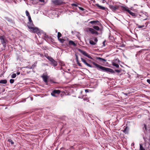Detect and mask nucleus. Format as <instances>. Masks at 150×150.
<instances>
[{
	"instance_id": "12",
	"label": "nucleus",
	"mask_w": 150,
	"mask_h": 150,
	"mask_svg": "<svg viewBox=\"0 0 150 150\" xmlns=\"http://www.w3.org/2000/svg\"><path fill=\"white\" fill-rule=\"evenodd\" d=\"M60 93V91L59 90H55L53 91L51 93L52 96H54L53 94H59Z\"/></svg>"
},
{
	"instance_id": "27",
	"label": "nucleus",
	"mask_w": 150,
	"mask_h": 150,
	"mask_svg": "<svg viewBox=\"0 0 150 150\" xmlns=\"http://www.w3.org/2000/svg\"><path fill=\"white\" fill-rule=\"evenodd\" d=\"M7 141L10 142L11 144L12 145L14 144L13 142L11 139H9Z\"/></svg>"
},
{
	"instance_id": "39",
	"label": "nucleus",
	"mask_w": 150,
	"mask_h": 150,
	"mask_svg": "<svg viewBox=\"0 0 150 150\" xmlns=\"http://www.w3.org/2000/svg\"><path fill=\"white\" fill-rule=\"evenodd\" d=\"M28 21L29 22H30V21H32L31 20V17L30 16H28Z\"/></svg>"
},
{
	"instance_id": "44",
	"label": "nucleus",
	"mask_w": 150,
	"mask_h": 150,
	"mask_svg": "<svg viewBox=\"0 0 150 150\" xmlns=\"http://www.w3.org/2000/svg\"><path fill=\"white\" fill-rule=\"evenodd\" d=\"M85 92L87 93V92H88L89 91H90L91 90H89V89H85Z\"/></svg>"
},
{
	"instance_id": "62",
	"label": "nucleus",
	"mask_w": 150,
	"mask_h": 150,
	"mask_svg": "<svg viewBox=\"0 0 150 150\" xmlns=\"http://www.w3.org/2000/svg\"><path fill=\"white\" fill-rule=\"evenodd\" d=\"M79 98H81V97H79Z\"/></svg>"
},
{
	"instance_id": "30",
	"label": "nucleus",
	"mask_w": 150,
	"mask_h": 150,
	"mask_svg": "<svg viewBox=\"0 0 150 150\" xmlns=\"http://www.w3.org/2000/svg\"><path fill=\"white\" fill-rule=\"evenodd\" d=\"M62 34L60 32H58L57 34V38L58 39L60 38L62 36Z\"/></svg>"
},
{
	"instance_id": "33",
	"label": "nucleus",
	"mask_w": 150,
	"mask_h": 150,
	"mask_svg": "<svg viewBox=\"0 0 150 150\" xmlns=\"http://www.w3.org/2000/svg\"><path fill=\"white\" fill-rule=\"evenodd\" d=\"M75 59H76V62H77L78 61H79V59H78V55L76 54H75Z\"/></svg>"
},
{
	"instance_id": "11",
	"label": "nucleus",
	"mask_w": 150,
	"mask_h": 150,
	"mask_svg": "<svg viewBox=\"0 0 150 150\" xmlns=\"http://www.w3.org/2000/svg\"><path fill=\"white\" fill-rule=\"evenodd\" d=\"M27 26L28 28L29 29L30 28H32L34 26V25L32 21H30V22L29 21V22L27 23Z\"/></svg>"
},
{
	"instance_id": "19",
	"label": "nucleus",
	"mask_w": 150,
	"mask_h": 150,
	"mask_svg": "<svg viewBox=\"0 0 150 150\" xmlns=\"http://www.w3.org/2000/svg\"><path fill=\"white\" fill-rule=\"evenodd\" d=\"M69 44L71 45H73L76 46V45L75 43V42L72 40H70L69 42Z\"/></svg>"
},
{
	"instance_id": "46",
	"label": "nucleus",
	"mask_w": 150,
	"mask_h": 150,
	"mask_svg": "<svg viewBox=\"0 0 150 150\" xmlns=\"http://www.w3.org/2000/svg\"><path fill=\"white\" fill-rule=\"evenodd\" d=\"M94 34H96L97 35H98L99 34V33L98 32H97V31H96L95 30V31L94 32Z\"/></svg>"
},
{
	"instance_id": "40",
	"label": "nucleus",
	"mask_w": 150,
	"mask_h": 150,
	"mask_svg": "<svg viewBox=\"0 0 150 150\" xmlns=\"http://www.w3.org/2000/svg\"><path fill=\"white\" fill-rule=\"evenodd\" d=\"M78 8H79V9L81 11H83L84 10V9L81 7H79V6H78Z\"/></svg>"
},
{
	"instance_id": "24",
	"label": "nucleus",
	"mask_w": 150,
	"mask_h": 150,
	"mask_svg": "<svg viewBox=\"0 0 150 150\" xmlns=\"http://www.w3.org/2000/svg\"><path fill=\"white\" fill-rule=\"evenodd\" d=\"M112 64L113 66L117 68H118L119 67V66L118 64L115 63L114 62H112Z\"/></svg>"
},
{
	"instance_id": "22",
	"label": "nucleus",
	"mask_w": 150,
	"mask_h": 150,
	"mask_svg": "<svg viewBox=\"0 0 150 150\" xmlns=\"http://www.w3.org/2000/svg\"><path fill=\"white\" fill-rule=\"evenodd\" d=\"M37 62H35L31 66V68L32 69H34L35 67L37 66Z\"/></svg>"
},
{
	"instance_id": "60",
	"label": "nucleus",
	"mask_w": 150,
	"mask_h": 150,
	"mask_svg": "<svg viewBox=\"0 0 150 150\" xmlns=\"http://www.w3.org/2000/svg\"><path fill=\"white\" fill-rule=\"evenodd\" d=\"M134 145V143H132V145Z\"/></svg>"
},
{
	"instance_id": "14",
	"label": "nucleus",
	"mask_w": 150,
	"mask_h": 150,
	"mask_svg": "<svg viewBox=\"0 0 150 150\" xmlns=\"http://www.w3.org/2000/svg\"><path fill=\"white\" fill-rule=\"evenodd\" d=\"M42 77L44 81L46 83H47L48 80L47 76V75H43L42 76Z\"/></svg>"
},
{
	"instance_id": "51",
	"label": "nucleus",
	"mask_w": 150,
	"mask_h": 150,
	"mask_svg": "<svg viewBox=\"0 0 150 150\" xmlns=\"http://www.w3.org/2000/svg\"><path fill=\"white\" fill-rule=\"evenodd\" d=\"M149 18H146L144 19H143V21H145V20H149Z\"/></svg>"
},
{
	"instance_id": "1",
	"label": "nucleus",
	"mask_w": 150,
	"mask_h": 150,
	"mask_svg": "<svg viewBox=\"0 0 150 150\" xmlns=\"http://www.w3.org/2000/svg\"><path fill=\"white\" fill-rule=\"evenodd\" d=\"M92 63L98 70L105 72L108 74L111 73L114 74L115 73V71L118 73H120L122 70V69H120L119 70L115 69V71H114L111 69L103 67L96 64L94 62H92Z\"/></svg>"
},
{
	"instance_id": "15",
	"label": "nucleus",
	"mask_w": 150,
	"mask_h": 150,
	"mask_svg": "<svg viewBox=\"0 0 150 150\" xmlns=\"http://www.w3.org/2000/svg\"><path fill=\"white\" fill-rule=\"evenodd\" d=\"M144 148L148 150H150V144L149 143H146L144 145Z\"/></svg>"
},
{
	"instance_id": "61",
	"label": "nucleus",
	"mask_w": 150,
	"mask_h": 150,
	"mask_svg": "<svg viewBox=\"0 0 150 150\" xmlns=\"http://www.w3.org/2000/svg\"><path fill=\"white\" fill-rule=\"evenodd\" d=\"M116 60H117V61H118V62H120L119 60V59H118V60L117 59H116Z\"/></svg>"
},
{
	"instance_id": "18",
	"label": "nucleus",
	"mask_w": 150,
	"mask_h": 150,
	"mask_svg": "<svg viewBox=\"0 0 150 150\" xmlns=\"http://www.w3.org/2000/svg\"><path fill=\"white\" fill-rule=\"evenodd\" d=\"M87 31L90 32L92 34H94V32L95 31V30L93 28H87Z\"/></svg>"
},
{
	"instance_id": "50",
	"label": "nucleus",
	"mask_w": 150,
	"mask_h": 150,
	"mask_svg": "<svg viewBox=\"0 0 150 150\" xmlns=\"http://www.w3.org/2000/svg\"><path fill=\"white\" fill-rule=\"evenodd\" d=\"M26 67L28 68L29 69H32V68H31V66L27 67Z\"/></svg>"
},
{
	"instance_id": "20",
	"label": "nucleus",
	"mask_w": 150,
	"mask_h": 150,
	"mask_svg": "<svg viewBox=\"0 0 150 150\" xmlns=\"http://www.w3.org/2000/svg\"><path fill=\"white\" fill-rule=\"evenodd\" d=\"M50 64L53 65L54 67H55L57 65V61L54 59L51 62Z\"/></svg>"
},
{
	"instance_id": "57",
	"label": "nucleus",
	"mask_w": 150,
	"mask_h": 150,
	"mask_svg": "<svg viewBox=\"0 0 150 150\" xmlns=\"http://www.w3.org/2000/svg\"><path fill=\"white\" fill-rule=\"evenodd\" d=\"M53 94V95H54V96H53L54 97H57V96L56 94Z\"/></svg>"
},
{
	"instance_id": "41",
	"label": "nucleus",
	"mask_w": 150,
	"mask_h": 150,
	"mask_svg": "<svg viewBox=\"0 0 150 150\" xmlns=\"http://www.w3.org/2000/svg\"><path fill=\"white\" fill-rule=\"evenodd\" d=\"M144 25H138V28H142L144 27Z\"/></svg>"
},
{
	"instance_id": "45",
	"label": "nucleus",
	"mask_w": 150,
	"mask_h": 150,
	"mask_svg": "<svg viewBox=\"0 0 150 150\" xmlns=\"http://www.w3.org/2000/svg\"><path fill=\"white\" fill-rule=\"evenodd\" d=\"M45 57L47 59L48 58H49V57H50L48 56V54H46L45 55Z\"/></svg>"
},
{
	"instance_id": "17",
	"label": "nucleus",
	"mask_w": 150,
	"mask_h": 150,
	"mask_svg": "<svg viewBox=\"0 0 150 150\" xmlns=\"http://www.w3.org/2000/svg\"><path fill=\"white\" fill-rule=\"evenodd\" d=\"M129 130V128L128 127H126L123 130V132L125 134H128Z\"/></svg>"
},
{
	"instance_id": "4",
	"label": "nucleus",
	"mask_w": 150,
	"mask_h": 150,
	"mask_svg": "<svg viewBox=\"0 0 150 150\" xmlns=\"http://www.w3.org/2000/svg\"><path fill=\"white\" fill-rule=\"evenodd\" d=\"M78 50L84 56L88 57L89 59H92V58L85 51H84L80 49H78Z\"/></svg>"
},
{
	"instance_id": "26",
	"label": "nucleus",
	"mask_w": 150,
	"mask_h": 150,
	"mask_svg": "<svg viewBox=\"0 0 150 150\" xmlns=\"http://www.w3.org/2000/svg\"><path fill=\"white\" fill-rule=\"evenodd\" d=\"M89 43L90 44H91V45H95L96 44V42H94L92 40H90L89 41Z\"/></svg>"
},
{
	"instance_id": "36",
	"label": "nucleus",
	"mask_w": 150,
	"mask_h": 150,
	"mask_svg": "<svg viewBox=\"0 0 150 150\" xmlns=\"http://www.w3.org/2000/svg\"><path fill=\"white\" fill-rule=\"evenodd\" d=\"M77 64H78L79 66L80 67H81L82 66L81 64L79 63V61H78L77 62H76Z\"/></svg>"
},
{
	"instance_id": "49",
	"label": "nucleus",
	"mask_w": 150,
	"mask_h": 150,
	"mask_svg": "<svg viewBox=\"0 0 150 150\" xmlns=\"http://www.w3.org/2000/svg\"><path fill=\"white\" fill-rule=\"evenodd\" d=\"M147 82L149 84H150V79H148L147 80Z\"/></svg>"
},
{
	"instance_id": "55",
	"label": "nucleus",
	"mask_w": 150,
	"mask_h": 150,
	"mask_svg": "<svg viewBox=\"0 0 150 150\" xmlns=\"http://www.w3.org/2000/svg\"><path fill=\"white\" fill-rule=\"evenodd\" d=\"M16 74L17 75H19L20 74V72L19 71H17L16 73Z\"/></svg>"
},
{
	"instance_id": "23",
	"label": "nucleus",
	"mask_w": 150,
	"mask_h": 150,
	"mask_svg": "<svg viewBox=\"0 0 150 150\" xmlns=\"http://www.w3.org/2000/svg\"><path fill=\"white\" fill-rule=\"evenodd\" d=\"M143 130L144 133H146V132H147V129L146 127V125L145 124H144V127H143Z\"/></svg>"
},
{
	"instance_id": "28",
	"label": "nucleus",
	"mask_w": 150,
	"mask_h": 150,
	"mask_svg": "<svg viewBox=\"0 0 150 150\" xmlns=\"http://www.w3.org/2000/svg\"><path fill=\"white\" fill-rule=\"evenodd\" d=\"M58 40L61 42V43H63L65 40L63 39H62L59 38V39H58Z\"/></svg>"
},
{
	"instance_id": "43",
	"label": "nucleus",
	"mask_w": 150,
	"mask_h": 150,
	"mask_svg": "<svg viewBox=\"0 0 150 150\" xmlns=\"http://www.w3.org/2000/svg\"><path fill=\"white\" fill-rule=\"evenodd\" d=\"M42 48L43 50H46L47 49V48L46 46H44V47L42 46Z\"/></svg>"
},
{
	"instance_id": "3",
	"label": "nucleus",
	"mask_w": 150,
	"mask_h": 150,
	"mask_svg": "<svg viewBox=\"0 0 150 150\" xmlns=\"http://www.w3.org/2000/svg\"><path fill=\"white\" fill-rule=\"evenodd\" d=\"M0 40L1 44L3 45V47L5 48L7 42V40L5 36L4 35H0Z\"/></svg>"
},
{
	"instance_id": "2",
	"label": "nucleus",
	"mask_w": 150,
	"mask_h": 150,
	"mask_svg": "<svg viewBox=\"0 0 150 150\" xmlns=\"http://www.w3.org/2000/svg\"><path fill=\"white\" fill-rule=\"evenodd\" d=\"M122 10L123 11L127 12L131 16L134 18L138 17V14L137 13H133L129 9V8L127 7L122 6Z\"/></svg>"
},
{
	"instance_id": "31",
	"label": "nucleus",
	"mask_w": 150,
	"mask_h": 150,
	"mask_svg": "<svg viewBox=\"0 0 150 150\" xmlns=\"http://www.w3.org/2000/svg\"><path fill=\"white\" fill-rule=\"evenodd\" d=\"M16 74L15 73H13L11 75V77L12 78H14L16 77Z\"/></svg>"
},
{
	"instance_id": "63",
	"label": "nucleus",
	"mask_w": 150,
	"mask_h": 150,
	"mask_svg": "<svg viewBox=\"0 0 150 150\" xmlns=\"http://www.w3.org/2000/svg\"><path fill=\"white\" fill-rule=\"evenodd\" d=\"M145 16H142V17H145Z\"/></svg>"
},
{
	"instance_id": "5",
	"label": "nucleus",
	"mask_w": 150,
	"mask_h": 150,
	"mask_svg": "<svg viewBox=\"0 0 150 150\" xmlns=\"http://www.w3.org/2000/svg\"><path fill=\"white\" fill-rule=\"evenodd\" d=\"M52 2L54 5H61L63 3V1L61 0H55L52 1Z\"/></svg>"
},
{
	"instance_id": "42",
	"label": "nucleus",
	"mask_w": 150,
	"mask_h": 150,
	"mask_svg": "<svg viewBox=\"0 0 150 150\" xmlns=\"http://www.w3.org/2000/svg\"><path fill=\"white\" fill-rule=\"evenodd\" d=\"M75 149V148L74 146H71V147L70 150H74Z\"/></svg>"
},
{
	"instance_id": "9",
	"label": "nucleus",
	"mask_w": 150,
	"mask_h": 150,
	"mask_svg": "<svg viewBox=\"0 0 150 150\" xmlns=\"http://www.w3.org/2000/svg\"><path fill=\"white\" fill-rule=\"evenodd\" d=\"M43 38L44 39L47 41V40H50L51 39V37L49 36L48 35L46 34V33H43Z\"/></svg>"
},
{
	"instance_id": "25",
	"label": "nucleus",
	"mask_w": 150,
	"mask_h": 150,
	"mask_svg": "<svg viewBox=\"0 0 150 150\" xmlns=\"http://www.w3.org/2000/svg\"><path fill=\"white\" fill-rule=\"evenodd\" d=\"M93 29H94L97 30H100V28L98 26H94L93 27Z\"/></svg>"
},
{
	"instance_id": "35",
	"label": "nucleus",
	"mask_w": 150,
	"mask_h": 150,
	"mask_svg": "<svg viewBox=\"0 0 150 150\" xmlns=\"http://www.w3.org/2000/svg\"><path fill=\"white\" fill-rule=\"evenodd\" d=\"M14 81V80L13 79H11L10 80V82L11 83H13Z\"/></svg>"
},
{
	"instance_id": "13",
	"label": "nucleus",
	"mask_w": 150,
	"mask_h": 150,
	"mask_svg": "<svg viewBox=\"0 0 150 150\" xmlns=\"http://www.w3.org/2000/svg\"><path fill=\"white\" fill-rule=\"evenodd\" d=\"M96 5L98 7L99 9L103 10H106V8L105 7L100 5L98 4H96Z\"/></svg>"
},
{
	"instance_id": "58",
	"label": "nucleus",
	"mask_w": 150,
	"mask_h": 150,
	"mask_svg": "<svg viewBox=\"0 0 150 150\" xmlns=\"http://www.w3.org/2000/svg\"><path fill=\"white\" fill-rule=\"evenodd\" d=\"M26 101V99H25L24 100H23L22 101H21L22 102H24L25 101Z\"/></svg>"
},
{
	"instance_id": "10",
	"label": "nucleus",
	"mask_w": 150,
	"mask_h": 150,
	"mask_svg": "<svg viewBox=\"0 0 150 150\" xmlns=\"http://www.w3.org/2000/svg\"><path fill=\"white\" fill-rule=\"evenodd\" d=\"M81 61L84 63V64L86 65L87 66H88V67H91V68H93V67H93L90 64H88L86 62V61L84 59H83V58H81Z\"/></svg>"
},
{
	"instance_id": "7",
	"label": "nucleus",
	"mask_w": 150,
	"mask_h": 150,
	"mask_svg": "<svg viewBox=\"0 0 150 150\" xmlns=\"http://www.w3.org/2000/svg\"><path fill=\"white\" fill-rule=\"evenodd\" d=\"M30 29L32 32L36 33H39V29L37 27H33L30 28Z\"/></svg>"
},
{
	"instance_id": "37",
	"label": "nucleus",
	"mask_w": 150,
	"mask_h": 150,
	"mask_svg": "<svg viewBox=\"0 0 150 150\" xmlns=\"http://www.w3.org/2000/svg\"><path fill=\"white\" fill-rule=\"evenodd\" d=\"M71 6H74L75 7H78V5L75 4H71Z\"/></svg>"
},
{
	"instance_id": "52",
	"label": "nucleus",
	"mask_w": 150,
	"mask_h": 150,
	"mask_svg": "<svg viewBox=\"0 0 150 150\" xmlns=\"http://www.w3.org/2000/svg\"><path fill=\"white\" fill-rule=\"evenodd\" d=\"M39 1L42 2H44L45 0H39Z\"/></svg>"
},
{
	"instance_id": "54",
	"label": "nucleus",
	"mask_w": 150,
	"mask_h": 150,
	"mask_svg": "<svg viewBox=\"0 0 150 150\" xmlns=\"http://www.w3.org/2000/svg\"><path fill=\"white\" fill-rule=\"evenodd\" d=\"M84 100H86L87 101H88V99L87 98H85L84 99Z\"/></svg>"
},
{
	"instance_id": "6",
	"label": "nucleus",
	"mask_w": 150,
	"mask_h": 150,
	"mask_svg": "<svg viewBox=\"0 0 150 150\" xmlns=\"http://www.w3.org/2000/svg\"><path fill=\"white\" fill-rule=\"evenodd\" d=\"M109 8L114 12H115L119 8V6L117 5L114 6L112 5H109Z\"/></svg>"
},
{
	"instance_id": "34",
	"label": "nucleus",
	"mask_w": 150,
	"mask_h": 150,
	"mask_svg": "<svg viewBox=\"0 0 150 150\" xmlns=\"http://www.w3.org/2000/svg\"><path fill=\"white\" fill-rule=\"evenodd\" d=\"M143 16H146V15L144 14H142L138 15V17L139 18V17H142Z\"/></svg>"
},
{
	"instance_id": "16",
	"label": "nucleus",
	"mask_w": 150,
	"mask_h": 150,
	"mask_svg": "<svg viewBox=\"0 0 150 150\" xmlns=\"http://www.w3.org/2000/svg\"><path fill=\"white\" fill-rule=\"evenodd\" d=\"M96 60H99L100 62H103L104 63V62L106 61V60L105 59L100 57H96Z\"/></svg>"
},
{
	"instance_id": "32",
	"label": "nucleus",
	"mask_w": 150,
	"mask_h": 150,
	"mask_svg": "<svg viewBox=\"0 0 150 150\" xmlns=\"http://www.w3.org/2000/svg\"><path fill=\"white\" fill-rule=\"evenodd\" d=\"M25 13H26V16H30L29 12L27 10H26L25 11Z\"/></svg>"
},
{
	"instance_id": "29",
	"label": "nucleus",
	"mask_w": 150,
	"mask_h": 150,
	"mask_svg": "<svg viewBox=\"0 0 150 150\" xmlns=\"http://www.w3.org/2000/svg\"><path fill=\"white\" fill-rule=\"evenodd\" d=\"M140 150H145V149L142 146V144H140Z\"/></svg>"
},
{
	"instance_id": "8",
	"label": "nucleus",
	"mask_w": 150,
	"mask_h": 150,
	"mask_svg": "<svg viewBox=\"0 0 150 150\" xmlns=\"http://www.w3.org/2000/svg\"><path fill=\"white\" fill-rule=\"evenodd\" d=\"M89 23L100 26L102 25L101 23L98 20L91 21L89 22Z\"/></svg>"
},
{
	"instance_id": "56",
	"label": "nucleus",
	"mask_w": 150,
	"mask_h": 150,
	"mask_svg": "<svg viewBox=\"0 0 150 150\" xmlns=\"http://www.w3.org/2000/svg\"><path fill=\"white\" fill-rule=\"evenodd\" d=\"M54 60V59H53L52 58L51 59V60H50V62H52V61H53V60Z\"/></svg>"
},
{
	"instance_id": "59",
	"label": "nucleus",
	"mask_w": 150,
	"mask_h": 150,
	"mask_svg": "<svg viewBox=\"0 0 150 150\" xmlns=\"http://www.w3.org/2000/svg\"><path fill=\"white\" fill-rule=\"evenodd\" d=\"M148 130L149 131V132L150 133V127H149V129Z\"/></svg>"
},
{
	"instance_id": "38",
	"label": "nucleus",
	"mask_w": 150,
	"mask_h": 150,
	"mask_svg": "<svg viewBox=\"0 0 150 150\" xmlns=\"http://www.w3.org/2000/svg\"><path fill=\"white\" fill-rule=\"evenodd\" d=\"M28 21L29 22H30V21H32L31 20V17L30 16H28Z\"/></svg>"
},
{
	"instance_id": "21",
	"label": "nucleus",
	"mask_w": 150,
	"mask_h": 150,
	"mask_svg": "<svg viewBox=\"0 0 150 150\" xmlns=\"http://www.w3.org/2000/svg\"><path fill=\"white\" fill-rule=\"evenodd\" d=\"M7 82V81L6 79H2L0 81V83L6 84Z\"/></svg>"
},
{
	"instance_id": "53",
	"label": "nucleus",
	"mask_w": 150,
	"mask_h": 150,
	"mask_svg": "<svg viewBox=\"0 0 150 150\" xmlns=\"http://www.w3.org/2000/svg\"><path fill=\"white\" fill-rule=\"evenodd\" d=\"M52 58V57H49V58H48L47 59L50 61Z\"/></svg>"
},
{
	"instance_id": "47",
	"label": "nucleus",
	"mask_w": 150,
	"mask_h": 150,
	"mask_svg": "<svg viewBox=\"0 0 150 150\" xmlns=\"http://www.w3.org/2000/svg\"><path fill=\"white\" fill-rule=\"evenodd\" d=\"M105 40L103 42V45L104 47L105 46Z\"/></svg>"
},
{
	"instance_id": "48",
	"label": "nucleus",
	"mask_w": 150,
	"mask_h": 150,
	"mask_svg": "<svg viewBox=\"0 0 150 150\" xmlns=\"http://www.w3.org/2000/svg\"><path fill=\"white\" fill-rule=\"evenodd\" d=\"M94 40L95 42H96H96H97L98 41V39H97V38H95V39H94Z\"/></svg>"
},
{
	"instance_id": "64",
	"label": "nucleus",
	"mask_w": 150,
	"mask_h": 150,
	"mask_svg": "<svg viewBox=\"0 0 150 150\" xmlns=\"http://www.w3.org/2000/svg\"><path fill=\"white\" fill-rule=\"evenodd\" d=\"M81 93L82 92V91H81Z\"/></svg>"
}]
</instances>
